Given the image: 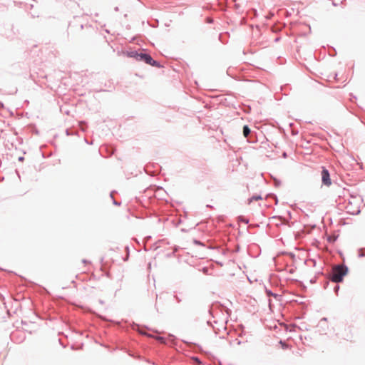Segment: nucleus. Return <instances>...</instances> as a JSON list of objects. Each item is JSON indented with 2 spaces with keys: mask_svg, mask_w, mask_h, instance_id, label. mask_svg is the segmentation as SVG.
<instances>
[{
  "mask_svg": "<svg viewBox=\"0 0 365 365\" xmlns=\"http://www.w3.org/2000/svg\"><path fill=\"white\" fill-rule=\"evenodd\" d=\"M346 273L347 268L346 267L343 265L337 266L333 269L331 279L334 282H340Z\"/></svg>",
  "mask_w": 365,
  "mask_h": 365,
  "instance_id": "obj_1",
  "label": "nucleus"
},
{
  "mask_svg": "<svg viewBox=\"0 0 365 365\" xmlns=\"http://www.w3.org/2000/svg\"><path fill=\"white\" fill-rule=\"evenodd\" d=\"M158 339L159 341H160L161 342H164L163 338H161V337H158Z\"/></svg>",
  "mask_w": 365,
  "mask_h": 365,
  "instance_id": "obj_7",
  "label": "nucleus"
},
{
  "mask_svg": "<svg viewBox=\"0 0 365 365\" xmlns=\"http://www.w3.org/2000/svg\"><path fill=\"white\" fill-rule=\"evenodd\" d=\"M140 59L144 61L146 63L155 66L156 64V61H155L152 57L145 53H141L139 55Z\"/></svg>",
  "mask_w": 365,
  "mask_h": 365,
  "instance_id": "obj_3",
  "label": "nucleus"
},
{
  "mask_svg": "<svg viewBox=\"0 0 365 365\" xmlns=\"http://www.w3.org/2000/svg\"><path fill=\"white\" fill-rule=\"evenodd\" d=\"M322 183L327 187H329L331 185L329 173L324 167H322Z\"/></svg>",
  "mask_w": 365,
  "mask_h": 365,
  "instance_id": "obj_2",
  "label": "nucleus"
},
{
  "mask_svg": "<svg viewBox=\"0 0 365 365\" xmlns=\"http://www.w3.org/2000/svg\"><path fill=\"white\" fill-rule=\"evenodd\" d=\"M348 212H351V213H352V214H357V213H359V210L358 209L354 210H352V211H351V210H348Z\"/></svg>",
  "mask_w": 365,
  "mask_h": 365,
  "instance_id": "obj_5",
  "label": "nucleus"
},
{
  "mask_svg": "<svg viewBox=\"0 0 365 365\" xmlns=\"http://www.w3.org/2000/svg\"><path fill=\"white\" fill-rule=\"evenodd\" d=\"M252 199H255V200H260V199H261V197H260V196L253 197V198H252Z\"/></svg>",
  "mask_w": 365,
  "mask_h": 365,
  "instance_id": "obj_6",
  "label": "nucleus"
},
{
  "mask_svg": "<svg viewBox=\"0 0 365 365\" xmlns=\"http://www.w3.org/2000/svg\"><path fill=\"white\" fill-rule=\"evenodd\" d=\"M250 133V129L247 125H245L243 127V135L245 137H247L249 134Z\"/></svg>",
  "mask_w": 365,
  "mask_h": 365,
  "instance_id": "obj_4",
  "label": "nucleus"
}]
</instances>
